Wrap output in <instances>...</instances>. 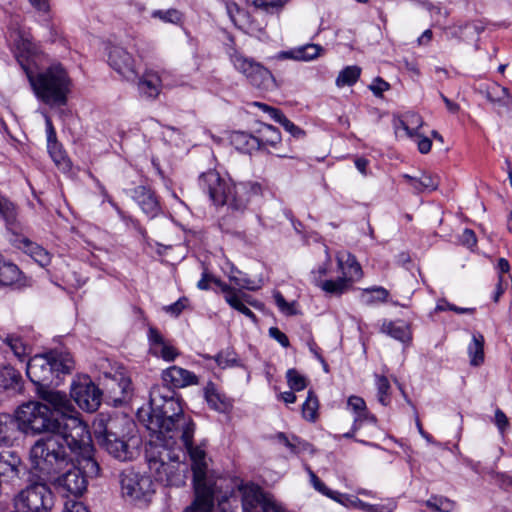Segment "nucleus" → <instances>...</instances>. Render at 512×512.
Masks as SVG:
<instances>
[{"mask_svg":"<svg viewBox=\"0 0 512 512\" xmlns=\"http://www.w3.org/2000/svg\"><path fill=\"white\" fill-rule=\"evenodd\" d=\"M347 406L353 412L354 416L359 415L367 408L364 399L355 395L348 398Z\"/></svg>","mask_w":512,"mask_h":512,"instance_id":"nucleus-58","label":"nucleus"},{"mask_svg":"<svg viewBox=\"0 0 512 512\" xmlns=\"http://www.w3.org/2000/svg\"><path fill=\"white\" fill-rule=\"evenodd\" d=\"M53 494L44 483H33L19 491L13 498L12 512H51Z\"/></svg>","mask_w":512,"mask_h":512,"instance_id":"nucleus-11","label":"nucleus"},{"mask_svg":"<svg viewBox=\"0 0 512 512\" xmlns=\"http://www.w3.org/2000/svg\"><path fill=\"white\" fill-rule=\"evenodd\" d=\"M70 395L82 410L94 412L100 406L102 393L88 376H83L73 381Z\"/></svg>","mask_w":512,"mask_h":512,"instance_id":"nucleus-16","label":"nucleus"},{"mask_svg":"<svg viewBox=\"0 0 512 512\" xmlns=\"http://www.w3.org/2000/svg\"><path fill=\"white\" fill-rule=\"evenodd\" d=\"M364 423H369L375 425L377 423V418L375 415L370 413L366 408L359 415L354 416L353 420V428L354 430H359Z\"/></svg>","mask_w":512,"mask_h":512,"instance_id":"nucleus-55","label":"nucleus"},{"mask_svg":"<svg viewBox=\"0 0 512 512\" xmlns=\"http://www.w3.org/2000/svg\"><path fill=\"white\" fill-rule=\"evenodd\" d=\"M75 368V360L68 351L51 350L45 354L30 357L26 375L39 386L58 384L61 375L70 374Z\"/></svg>","mask_w":512,"mask_h":512,"instance_id":"nucleus-9","label":"nucleus"},{"mask_svg":"<svg viewBox=\"0 0 512 512\" xmlns=\"http://www.w3.org/2000/svg\"><path fill=\"white\" fill-rule=\"evenodd\" d=\"M199 186L214 205L229 206L233 186L229 178L221 176L215 169H210L200 175Z\"/></svg>","mask_w":512,"mask_h":512,"instance_id":"nucleus-12","label":"nucleus"},{"mask_svg":"<svg viewBox=\"0 0 512 512\" xmlns=\"http://www.w3.org/2000/svg\"><path fill=\"white\" fill-rule=\"evenodd\" d=\"M230 60L233 67L243 74L255 87H267L268 82L273 78L271 72L267 68L254 61L252 58L246 57L237 51L230 55Z\"/></svg>","mask_w":512,"mask_h":512,"instance_id":"nucleus-14","label":"nucleus"},{"mask_svg":"<svg viewBox=\"0 0 512 512\" xmlns=\"http://www.w3.org/2000/svg\"><path fill=\"white\" fill-rule=\"evenodd\" d=\"M2 340L20 362L26 361L32 353L31 344L17 334H7Z\"/></svg>","mask_w":512,"mask_h":512,"instance_id":"nucleus-32","label":"nucleus"},{"mask_svg":"<svg viewBox=\"0 0 512 512\" xmlns=\"http://www.w3.org/2000/svg\"><path fill=\"white\" fill-rule=\"evenodd\" d=\"M319 402L313 391H309L302 405V416L305 420L314 422L318 415Z\"/></svg>","mask_w":512,"mask_h":512,"instance_id":"nucleus-44","label":"nucleus"},{"mask_svg":"<svg viewBox=\"0 0 512 512\" xmlns=\"http://www.w3.org/2000/svg\"><path fill=\"white\" fill-rule=\"evenodd\" d=\"M380 332L408 346L412 341V331L409 324L403 320H383Z\"/></svg>","mask_w":512,"mask_h":512,"instance_id":"nucleus-25","label":"nucleus"},{"mask_svg":"<svg viewBox=\"0 0 512 512\" xmlns=\"http://www.w3.org/2000/svg\"><path fill=\"white\" fill-rule=\"evenodd\" d=\"M152 18H157L164 23L171 24H181L183 20V14L175 9H167V10H154L151 13Z\"/></svg>","mask_w":512,"mask_h":512,"instance_id":"nucleus-47","label":"nucleus"},{"mask_svg":"<svg viewBox=\"0 0 512 512\" xmlns=\"http://www.w3.org/2000/svg\"><path fill=\"white\" fill-rule=\"evenodd\" d=\"M361 75V68L357 65L346 66L343 68L335 81V84L338 88H342L345 86H353Z\"/></svg>","mask_w":512,"mask_h":512,"instance_id":"nucleus-40","label":"nucleus"},{"mask_svg":"<svg viewBox=\"0 0 512 512\" xmlns=\"http://www.w3.org/2000/svg\"><path fill=\"white\" fill-rule=\"evenodd\" d=\"M416 193L435 191L439 186V178L436 175L422 173L420 177H413L409 174H402Z\"/></svg>","mask_w":512,"mask_h":512,"instance_id":"nucleus-31","label":"nucleus"},{"mask_svg":"<svg viewBox=\"0 0 512 512\" xmlns=\"http://www.w3.org/2000/svg\"><path fill=\"white\" fill-rule=\"evenodd\" d=\"M204 398L208 406L220 413L227 412L232 403L224 394H222L213 382H208L204 388Z\"/></svg>","mask_w":512,"mask_h":512,"instance_id":"nucleus-27","label":"nucleus"},{"mask_svg":"<svg viewBox=\"0 0 512 512\" xmlns=\"http://www.w3.org/2000/svg\"><path fill=\"white\" fill-rule=\"evenodd\" d=\"M188 303V298L181 297L176 302L165 306L163 310L174 317H178L182 313V311L188 306Z\"/></svg>","mask_w":512,"mask_h":512,"instance_id":"nucleus-56","label":"nucleus"},{"mask_svg":"<svg viewBox=\"0 0 512 512\" xmlns=\"http://www.w3.org/2000/svg\"><path fill=\"white\" fill-rule=\"evenodd\" d=\"M39 397L41 401L24 402L14 411L20 433L35 437L63 429L62 437L69 441V447H75V439L80 443L87 441L88 426L64 392L41 390Z\"/></svg>","mask_w":512,"mask_h":512,"instance_id":"nucleus-2","label":"nucleus"},{"mask_svg":"<svg viewBox=\"0 0 512 512\" xmlns=\"http://www.w3.org/2000/svg\"><path fill=\"white\" fill-rule=\"evenodd\" d=\"M325 260L310 273L311 282L326 295L341 296L363 277V271L356 257L348 251H338L335 255L339 276L336 279L325 278L331 269L332 258L325 247Z\"/></svg>","mask_w":512,"mask_h":512,"instance_id":"nucleus-8","label":"nucleus"},{"mask_svg":"<svg viewBox=\"0 0 512 512\" xmlns=\"http://www.w3.org/2000/svg\"><path fill=\"white\" fill-rule=\"evenodd\" d=\"M169 76L166 70L146 68L137 81L139 94L146 99H156L164 87L172 85L168 82Z\"/></svg>","mask_w":512,"mask_h":512,"instance_id":"nucleus-18","label":"nucleus"},{"mask_svg":"<svg viewBox=\"0 0 512 512\" xmlns=\"http://www.w3.org/2000/svg\"><path fill=\"white\" fill-rule=\"evenodd\" d=\"M104 386L116 406L129 400L132 395L131 379L123 371L105 374Z\"/></svg>","mask_w":512,"mask_h":512,"instance_id":"nucleus-19","label":"nucleus"},{"mask_svg":"<svg viewBox=\"0 0 512 512\" xmlns=\"http://www.w3.org/2000/svg\"><path fill=\"white\" fill-rule=\"evenodd\" d=\"M12 244L28 254L41 267H46L51 262V254L37 243L32 242L22 235H15L11 239Z\"/></svg>","mask_w":512,"mask_h":512,"instance_id":"nucleus-23","label":"nucleus"},{"mask_svg":"<svg viewBox=\"0 0 512 512\" xmlns=\"http://www.w3.org/2000/svg\"><path fill=\"white\" fill-rule=\"evenodd\" d=\"M420 503L428 507L432 512H452L455 508L454 501L440 495H432L429 499Z\"/></svg>","mask_w":512,"mask_h":512,"instance_id":"nucleus-41","label":"nucleus"},{"mask_svg":"<svg viewBox=\"0 0 512 512\" xmlns=\"http://www.w3.org/2000/svg\"><path fill=\"white\" fill-rule=\"evenodd\" d=\"M231 144L242 153H252L261 148L259 138L242 131L233 132L231 135Z\"/></svg>","mask_w":512,"mask_h":512,"instance_id":"nucleus-33","label":"nucleus"},{"mask_svg":"<svg viewBox=\"0 0 512 512\" xmlns=\"http://www.w3.org/2000/svg\"><path fill=\"white\" fill-rule=\"evenodd\" d=\"M323 52V47L318 44H305L296 47L298 61L309 62L318 58Z\"/></svg>","mask_w":512,"mask_h":512,"instance_id":"nucleus-46","label":"nucleus"},{"mask_svg":"<svg viewBox=\"0 0 512 512\" xmlns=\"http://www.w3.org/2000/svg\"><path fill=\"white\" fill-rule=\"evenodd\" d=\"M22 467V460L17 452L5 450L0 453V475L18 477Z\"/></svg>","mask_w":512,"mask_h":512,"instance_id":"nucleus-29","label":"nucleus"},{"mask_svg":"<svg viewBox=\"0 0 512 512\" xmlns=\"http://www.w3.org/2000/svg\"><path fill=\"white\" fill-rule=\"evenodd\" d=\"M481 93L493 104L508 106L510 103V96L507 88L496 82L488 83L483 86L481 88Z\"/></svg>","mask_w":512,"mask_h":512,"instance_id":"nucleus-34","label":"nucleus"},{"mask_svg":"<svg viewBox=\"0 0 512 512\" xmlns=\"http://www.w3.org/2000/svg\"><path fill=\"white\" fill-rule=\"evenodd\" d=\"M137 418L150 432V438L180 440L191 460L198 497L207 495L208 490L203 484L207 471L206 451L201 445L194 446L192 443L195 424L184 414L180 396L169 387L153 386L149 394V407L139 408Z\"/></svg>","mask_w":512,"mask_h":512,"instance_id":"nucleus-1","label":"nucleus"},{"mask_svg":"<svg viewBox=\"0 0 512 512\" xmlns=\"http://www.w3.org/2000/svg\"><path fill=\"white\" fill-rule=\"evenodd\" d=\"M161 378L164 383L163 386L172 388H185L199 383V379L194 372L176 365L164 369Z\"/></svg>","mask_w":512,"mask_h":512,"instance_id":"nucleus-22","label":"nucleus"},{"mask_svg":"<svg viewBox=\"0 0 512 512\" xmlns=\"http://www.w3.org/2000/svg\"><path fill=\"white\" fill-rule=\"evenodd\" d=\"M304 469L309 476L310 484L317 492L346 508L358 509L363 512H394L397 509L398 504L394 498L387 499L385 504H370L357 496L331 490L317 477L310 466L305 465Z\"/></svg>","mask_w":512,"mask_h":512,"instance_id":"nucleus-10","label":"nucleus"},{"mask_svg":"<svg viewBox=\"0 0 512 512\" xmlns=\"http://www.w3.org/2000/svg\"><path fill=\"white\" fill-rule=\"evenodd\" d=\"M229 280L241 289H246L249 291H256L260 289L263 285L262 280H253L249 278L246 274L242 273L240 270L236 268H232L231 272L228 274Z\"/></svg>","mask_w":512,"mask_h":512,"instance_id":"nucleus-38","label":"nucleus"},{"mask_svg":"<svg viewBox=\"0 0 512 512\" xmlns=\"http://www.w3.org/2000/svg\"><path fill=\"white\" fill-rule=\"evenodd\" d=\"M149 353L165 362H173L180 355L179 350L167 341L160 331L150 326L147 331Z\"/></svg>","mask_w":512,"mask_h":512,"instance_id":"nucleus-20","label":"nucleus"},{"mask_svg":"<svg viewBox=\"0 0 512 512\" xmlns=\"http://www.w3.org/2000/svg\"><path fill=\"white\" fill-rule=\"evenodd\" d=\"M446 310H451V311H454L458 314H464V313H471L474 311V309L472 308H460V307H457L453 304H450L449 302H447L446 300H439L436 304V307H435V311L436 312H440V311H446Z\"/></svg>","mask_w":512,"mask_h":512,"instance_id":"nucleus-59","label":"nucleus"},{"mask_svg":"<svg viewBox=\"0 0 512 512\" xmlns=\"http://www.w3.org/2000/svg\"><path fill=\"white\" fill-rule=\"evenodd\" d=\"M62 512H89L87 507L79 501L67 500Z\"/></svg>","mask_w":512,"mask_h":512,"instance_id":"nucleus-64","label":"nucleus"},{"mask_svg":"<svg viewBox=\"0 0 512 512\" xmlns=\"http://www.w3.org/2000/svg\"><path fill=\"white\" fill-rule=\"evenodd\" d=\"M7 42L17 62L24 70L35 97L49 107L65 106L72 91L73 81L64 65L54 62L35 72L34 66L45 57L41 47L33 41L31 33L19 24H12Z\"/></svg>","mask_w":512,"mask_h":512,"instance_id":"nucleus-3","label":"nucleus"},{"mask_svg":"<svg viewBox=\"0 0 512 512\" xmlns=\"http://www.w3.org/2000/svg\"><path fill=\"white\" fill-rule=\"evenodd\" d=\"M92 429L97 442L114 458L120 461L133 458V448L139 439L132 434L134 424L126 417L111 418L101 413L95 417Z\"/></svg>","mask_w":512,"mask_h":512,"instance_id":"nucleus-7","label":"nucleus"},{"mask_svg":"<svg viewBox=\"0 0 512 512\" xmlns=\"http://www.w3.org/2000/svg\"><path fill=\"white\" fill-rule=\"evenodd\" d=\"M369 89L376 97H382L383 93L390 89V84L381 77H376L369 85Z\"/></svg>","mask_w":512,"mask_h":512,"instance_id":"nucleus-57","label":"nucleus"},{"mask_svg":"<svg viewBox=\"0 0 512 512\" xmlns=\"http://www.w3.org/2000/svg\"><path fill=\"white\" fill-rule=\"evenodd\" d=\"M211 283H214L220 288V291L224 295V298L228 295V290H232L233 288L232 286L223 282L221 279L209 273L207 269H205L202 272L201 279L197 282V288L200 290H209Z\"/></svg>","mask_w":512,"mask_h":512,"instance_id":"nucleus-42","label":"nucleus"},{"mask_svg":"<svg viewBox=\"0 0 512 512\" xmlns=\"http://www.w3.org/2000/svg\"><path fill=\"white\" fill-rule=\"evenodd\" d=\"M289 2L290 0H253L252 4L265 13L278 14Z\"/></svg>","mask_w":512,"mask_h":512,"instance_id":"nucleus-45","label":"nucleus"},{"mask_svg":"<svg viewBox=\"0 0 512 512\" xmlns=\"http://www.w3.org/2000/svg\"><path fill=\"white\" fill-rule=\"evenodd\" d=\"M484 336L480 332L472 333V338L467 347V353L471 366L478 367L484 363Z\"/></svg>","mask_w":512,"mask_h":512,"instance_id":"nucleus-35","label":"nucleus"},{"mask_svg":"<svg viewBox=\"0 0 512 512\" xmlns=\"http://www.w3.org/2000/svg\"><path fill=\"white\" fill-rule=\"evenodd\" d=\"M215 361L223 369L238 365L236 354L233 351H222L217 354Z\"/></svg>","mask_w":512,"mask_h":512,"instance_id":"nucleus-51","label":"nucleus"},{"mask_svg":"<svg viewBox=\"0 0 512 512\" xmlns=\"http://www.w3.org/2000/svg\"><path fill=\"white\" fill-rule=\"evenodd\" d=\"M280 125L289 132L294 137H302L304 136V131L296 126L292 121H290L287 117L282 119Z\"/></svg>","mask_w":512,"mask_h":512,"instance_id":"nucleus-62","label":"nucleus"},{"mask_svg":"<svg viewBox=\"0 0 512 512\" xmlns=\"http://www.w3.org/2000/svg\"><path fill=\"white\" fill-rule=\"evenodd\" d=\"M411 139L417 144L420 153L426 154L431 150L432 141L428 137L422 136L419 132Z\"/></svg>","mask_w":512,"mask_h":512,"instance_id":"nucleus-60","label":"nucleus"},{"mask_svg":"<svg viewBox=\"0 0 512 512\" xmlns=\"http://www.w3.org/2000/svg\"><path fill=\"white\" fill-rule=\"evenodd\" d=\"M286 377L287 383L293 391H301L307 386L306 378L295 369H289Z\"/></svg>","mask_w":512,"mask_h":512,"instance_id":"nucleus-49","label":"nucleus"},{"mask_svg":"<svg viewBox=\"0 0 512 512\" xmlns=\"http://www.w3.org/2000/svg\"><path fill=\"white\" fill-rule=\"evenodd\" d=\"M20 276V270L18 267L8 261H3L0 258V284L1 285H12Z\"/></svg>","mask_w":512,"mask_h":512,"instance_id":"nucleus-43","label":"nucleus"},{"mask_svg":"<svg viewBox=\"0 0 512 512\" xmlns=\"http://www.w3.org/2000/svg\"><path fill=\"white\" fill-rule=\"evenodd\" d=\"M63 429L48 434L35 441L29 451L31 467L38 473L50 477L59 473L69 463L77 461L84 463V469L92 475L99 474V464L93 458V446L91 434L88 431V439L84 443L76 440L75 447H69V441L62 436Z\"/></svg>","mask_w":512,"mask_h":512,"instance_id":"nucleus-5","label":"nucleus"},{"mask_svg":"<svg viewBox=\"0 0 512 512\" xmlns=\"http://www.w3.org/2000/svg\"><path fill=\"white\" fill-rule=\"evenodd\" d=\"M261 147L269 145L275 147L281 141V135L277 128L272 125H264L261 129V138L259 139Z\"/></svg>","mask_w":512,"mask_h":512,"instance_id":"nucleus-48","label":"nucleus"},{"mask_svg":"<svg viewBox=\"0 0 512 512\" xmlns=\"http://www.w3.org/2000/svg\"><path fill=\"white\" fill-rule=\"evenodd\" d=\"M460 241L463 245L467 246L468 248L476 246L477 239L474 231L468 228L464 229L460 236Z\"/></svg>","mask_w":512,"mask_h":512,"instance_id":"nucleus-63","label":"nucleus"},{"mask_svg":"<svg viewBox=\"0 0 512 512\" xmlns=\"http://www.w3.org/2000/svg\"><path fill=\"white\" fill-rule=\"evenodd\" d=\"M262 193V187L256 182H240L232 186L229 207L233 210L242 211L250 202L258 198Z\"/></svg>","mask_w":512,"mask_h":512,"instance_id":"nucleus-21","label":"nucleus"},{"mask_svg":"<svg viewBox=\"0 0 512 512\" xmlns=\"http://www.w3.org/2000/svg\"><path fill=\"white\" fill-rule=\"evenodd\" d=\"M422 125L423 120L418 113L408 112L399 120L398 125H396V130L402 129L407 137L414 138V135H416Z\"/></svg>","mask_w":512,"mask_h":512,"instance_id":"nucleus-37","label":"nucleus"},{"mask_svg":"<svg viewBox=\"0 0 512 512\" xmlns=\"http://www.w3.org/2000/svg\"><path fill=\"white\" fill-rule=\"evenodd\" d=\"M374 385L377 391V400L383 406L391 403V385L388 378L384 375H374Z\"/></svg>","mask_w":512,"mask_h":512,"instance_id":"nucleus-39","label":"nucleus"},{"mask_svg":"<svg viewBox=\"0 0 512 512\" xmlns=\"http://www.w3.org/2000/svg\"><path fill=\"white\" fill-rule=\"evenodd\" d=\"M121 491L131 501H148L155 490L150 476L126 471L121 475Z\"/></svg>","mask_w":512,"mask_h":512,"instance_id":"nucleus-13","label":"nucleus"},{"mask_svg":"<svg viewBox=\"0 0 512 512\" xmlns=\"http://www.w3.org/2000/svg\"><path fill=\"white\" fill-rule=\"evenodd\" d=\"M203 484L208 490L207 495L198 497L196 484L193 481L195 500L186 510L195 509V511L201 512L202 506L208 502L209 512H212L216 500L221 512H232L233 509L238 507V492L241 496L244 512H253L258 507L261 512H285L280 504L264 497L260 486L252 482H244L238 478H215L210 473L208 466Z\"/></svg>","mask_w":512,"mask_h":512,"instance_id":"nucleus-4","label":"nucleus"},{"mask_svg":"<svg viewBox=\"0 0 512 512\" xmlns=\"http://www.w3.org/2000/svg\"><path fill=\"white\" fill-rule=\"evenodd\" d=\"M183 447L180 440L150 438L145 450L150 478L164 486H182L187 473V465L181 461Z\"/></svg>","mask_w":512,"mask_h":512,"instance_id":"nucleus-6","label":"nucleus"},{"mask_svg":"<svg viewBox=\"0 0 512 512\" xmlns=\"http://www.w3.org/2000/svg\"><path fill=\"white\" fill-rule=\"evenodd\" d=\"M15 416L0 413V446H11L18 438Z\"/></svg>","mask_w":512,"mask_h":512,"instance_id":"nucleus-28","label":"nucleus"},{"mask_svg":"<svg viewBox=\"0 0 512 512\" xmlns=\"http://www.w3.org/2000/svg\"><path fill=\"white\" fill-rule=\"evenodd\" d=\"M389 291L382 286H372L360 289V302L366 306L384 303L388 300Z\"/></svg>","mask_w":512,"mask_h":512,"instance_id":"nucleus-36","label":"nucleus"},{"mask_svg":"<svg viewBox=\"0 0 512 512\" xmlns=\"http://www.w3.org/2000/svg\"><path fill=\"white\" fill-rule=\"evenodd\" d=\"M133 199L149 218H155L160 213V204L154 193L147 186H138L133 190Z\"/></svg>","mask_w":512,"mask_h":512,"instance_id":"nucleus-24","label":"nucleus"},{"mask_svg":"<svg viewBox=\"0 0 512 512\" xmlns=\"http://www.w3.org/2000/svg\"><path fill=\"white\" fill-rule=\"evenodd\" d=\"M276 438L279 443L287 447L292 453H298L301 446L306 445L305 443H302L298 437L293 436L289 439L284 433H278Z\"/></svg>","mask_w":512,"mask_h":512,"instance_id":"nucleus-53","label":"nucleus"},{"mask_svg":"<svg viewBox=\"0 0 512 512\" xmlns=\"http://www.w3.org/2000/svg\"><path fill=\"white\" fill-rule=\"evenodd\" d=\"M23 379L21 373L9 364L0 366V392H20Z\"/></svg>","mask_w":512,"mask_h":512,"instance_id":"nucleus-26","label":"nucleus"},{"mask_svg":"<svg viewBox=\"0 0 512 512\" xmlns=\"http://www.w3.org/2000/svg\"><path fill=\"white\" fill-rule=\"evenodd\" d=\"M72 468L59 476L55 482V487L63 496H80L87 488V477H94L84 469V463L77 461L70 463Z\"/></svg>","mask_w":512,"mask_h":512,"instance_id":"nucleus-15","label":"nucleus"},{"mask_svg":"<svg viewBox=\"0 0 512 512\" xmlns=\"http://www.w3.org/2000/svg\"><path fill=\"white\" fill-rule=\"evenodd\" d=\"M228 295L225 297L226 303L233 309L244 314L253 321L256 320L255 314L246 306V303L253 305L250 300L251 297L246 293L237 290L235 287L232 290H228Z\"/></svg>","mask_w":512,"mask_h":512,"instance_id":"nucleus-30","label":"nucleus"},{"mask_svg":"<svg viewBox=\"0 0 512 512\" xmlns=\"http://www.w3.org/2000/svg\"><path fill=\"white\" fill-rule=\"evenodd\" d=\"M269 336L277 341L282 347L287 348L290 345L289 339L285 333H283L277 327H271L269 329Z\"/></svg>","mask_w":512,"mask_h":512,"instance_id":"nucleus-61","label":"nucleus"},{"mask_svg":"<svg viewBox=\"0 0 512 512\" xmlns=\"http://www.w3.org/2000/svg\"><path fill=\"white\" fill-rule=\"evenodd\" d=\"M493 422H494L495 426L497 427L498 432L500 433L501 436H504L505 433L510 428L509 419L500 408H497L495 410Z\"/></svg>","mask_w":512,"mask_h":512,"instance_id":"nucleus-54","label":"nucleus"},{"mask_svg":"<svg viewBox=\"0 0 512 512\" xmlns=\"http://www.w3.org/2000/svg\"><path fill=\"white\" fill-rule=\"evenodd\" d=\"M0 215L7 224H10L15 220V207L4 197H0Z\"/></svg>","mask_w":512,"mask_h":512,"instance_id":"nucleus-52","label":"nucleus"},{"mask_svg":"<svg viewBox=\"0 0 512 512\" xmlns=\"http://www.w3.org/2000/svg\"><path fill=\"white\" fill-rule=\"evenodd\" d=\"M275 304L281 313L286 316H291L297 314L296 304L295 302H287L284 296L280 292H275L273 294Z\"/></svg>","mask_w":512,"mask_h":512,"instance_id":"nucleus-50","label":"nucleus"},{"mask_svg":"<svg viewBox=\"0 0 512 512\" xmlns=\"http://www.w3.org/2000/svg\"><path fill=\"white\" fill-rule=\"evenodd\" d=\"M109 66L124 80L137 79V62L135 57L122 46H111L108 51Z\"/></svg>","mask_w":512,"mask_h":512,"instance_id":"nucleus-17","label":"nucleus"}]
</instances>
